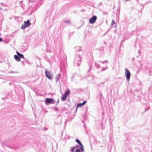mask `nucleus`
Here are the masks:
<instances>
[{"label": "nucleus", "instance_id": "1", "mask_svg": "<svg viewBox=\"0 0 152 152\" xmlns=\"http://www.w3.org/2000/svg\"><path fill=\"white\" fill-rule=\"evenodd\" d=\"M81 62V56L79 55H77L75 56L74 63L75 65H77L79 66Z\"/></svg>", "mask_w": 152, "mask_h": 152}, {"label": "nucleus", "instance_id": "2", "mask_svg": "<svg viewBox=\"0 0 152 152\" xmlns=\"http://www.w3.org/2000/svg\"><path fill=\"white\" fill-rule=\"evenodd\" d=\"M45 74L46 76L50 80L52 78L53 74L51 72L48 71L47 70L45 71Z\"/></svg>", "mask_w": 152, "mask_h": 152}, {"label": "nucleus", "instance_id": "3", "mask_svg": "<svg viewBox=\"0 0 152 152\" xmlns=\"http://www.w3.org/2000/svg\"><path fill=\"white\" fill-rule=\"evenodd\" d=\"M30 24V22L29 20H28L27 21H25L24 22V24L22 25L21 28L24 29L26 27L29 26Z\"/></svg>", "mask_w": 152, "mask_h": 152}, {"label": "nucleus", "instance_id": "4", "mask_svg": "<svg viewBox=\"0 0 152 152\" xmlns=\"http://www.w3.org/2000/svg\"><path fill=\"white\" fill-rule=\"evenodd\" d=\"M44 101L46 104L47 105L52 103H54L55 102H53L54 101L53 99L52 98H47L45 99Z\"/></svg>", "mask_w": 152, "mask_h": 152}, {"label": "nucleus", "instance_id": "5", "mask_svg": "<svg viewBox=\"0 0 152 152\" xmlns=\"http://www.w3.org/2000/svg\"><path fill=\"white\" fill-rule=\"evenodd\" d=\"M125 74L127 80H129L130 77V73L129 70L127 69H125Z\"/></svg>", "mask_w": 152, "mask_h": 152}, {"label": "nucleus", "instance_id": "6", "mask_svg": "<svg viewBox=\"0 0 152 152\" xmlns=\"http://www.w3.org/2000/svg\"><path fill=\"white\" fill-rule=\"evenodd\" d=\"M97 19V17L95 15L93 16L90 19L89 22L90 23L93 24L94 23Z\"/></svg>", "mask_w": 152, "mask_h": 152}, {"label": "nucleus", "instance_id": "7", "mask_svg": "<svg viewBox=\"0 0 152 152\" xmlns=\"http://www.w3.org/2000/svg\"><path fill=\"white\" fill-rule=\"evenodd\" d=\"M61 74H58L56 75V76L55 79L56 81V83H57L58 80H59L60 78Z\"/></svg>", "mask_w": 152, "mask_h": 152}, {"label": "nucleus", "instance_id": "8", "mask_svg": "<svg viewBox=\"0 0 152 152\" xmlns=\"http://www.w3.org/2000/svg\"><path fill=\"white\" fill-rule=\"evenodd\" d=\"M16 53L17 55L20 57V58H23V59H25V58L23 54L20 53L18 51H17Z\"/></svg>", "mask_w": 152, "mask_h": 152}, {"label": "nucleus", "instance_id": "9", "mask_svg": "<svg viewBox=\"0 0 152 152\" xmlns=\"http://www.w3.org/2000/svg\"><path fill=\"white\" fill-rule=\"evenodd\" d=\"M14 58L16 60L18 61H20V57L17 55H15L14 56Z\"/></svg>", "mask_w": 152, "mask_h": 152}, {"label": "nucleus", "instance_id": "10", "mask_svg": "<svg viewBox=\"0 0 152 152\" xmlns=\"http://www.w3.org/2000/svg\"><path fill=\"white\" fill-rule=\"evenodd\" d=\"M70 90L68 89L66 90V91H65L64 95H65L66 96H67L69 95L70 94Z\"/></svg>", "mask_w": 152, "mask_h": 152}, {"label": "nucleus", "instance_id": "11", "mask_svg": "<svg viewBox=\"0 0 152 152\" xmlns=\"http://www.w3.org/2000/svg\"><path fill=\"white\" fill-rule=\"evenodd\" d=\"M76 141L80 146L82 145L81 142L78 139H76Z\"/></svg>", "mask_w": 152, "mask_h": 152}, {"label": "nucleus", "instance_id": "12", "mask_svg": "<svg viewBox=\"0 0 152 152\" xmlns=\"http://www.w3.org/2000/svg\"><path fill=\"white\" fill-rule=\"evenodd\" d=\"M75 49H76V50H77V51H80L82 50L81 48L80 47H76Z\"/></svg>", "mask_w": 152, "mask_h": 152}, {"label": "nucleus", "instance_id": "13", "mask_svg": "<svg viewBox=\"0 0 152 152\" xmlns=\"http://www.w3.org/2000/svg\"><path fill=\"white\" fill-rule=\"evenodd\" d=\"M67 96H66L65 95H64L62 97H61V100L62 101H65L66 98Z\"/></svg>", "mask_w": 152, "mask_h": 152}, {"label": "nucleus", "instance_id": "14", "mask_svg": "<svg viewBox=\"0 0 152 152\" xmlns=\"http://www.w3.org/2000/svg\"><path fill=\"white\" fill-rule=\"evenodd\" d=\"M83 106V105L82 103H78L77 104V108H76V110H77V109L78 107H81L82 106Z\"/></svg>", "mask_w": 152, "mask_h": 152}, {"label": "nucleus", "instance_id": "15", "mask_svg": "<svg viewBox=\"0 0 152 152\" xmlns=\"http://www.w3.org/2000/svg\"><path fill=\"white\" fill-rule=\"evenodd\" d=\"M64 22L65 23H66L69 24H70L71 23V22L69 20H64Z\"/></svg>", "mask_w": 152, "mask_h": 152}, {"label": "nucleus", "instance_id": "16", "mask_svg": "<svg viewBox=\"0 0 152 152\" xmlns=\"http://www.w3.org/2000/svg\"><path fill=\"white\" fill-rule=\"evenodd\" d=\"M80 149L81 150L82 152H83L84 151V147H83V145H80Z\"/></svg>", "mask_w": 152, "mask_h": 152}, {"label": "nucleus", "instance_id": "17", "mask_svg": "<svg viewBox=\"0 0 152 152\" xmlns=\"http://www.w3.org/2000/svg\"><path fill=\"white\" fill-rule=\"evenodd\" d=\"M95 66L97 69H99L100 67V65L97 63H95Z\"/></svg>", "mask_w": 152, "mask_h": 152}, {"label": "nucleus", "instance_id": "18", "mask_svg": "<svg viewBox=\"0 0 152 152\" xmlns=\"http://www.w3.org/2000/svg\"><path fill=\"white\" fill-rule=\"evenodd\" d=\"M99 62H102V63L104 64V63H108V61H107V60H105V61H99Z\"/></svg>", "mask_w": 152, "mask_h": 152}, {"label": "nucleus", "instance_id": "19", "mask_svg": "<svg viewBox=\"0 0 152 152\" xmlns=\"http://www.w3.org/2000/svg\"><path fill=\"white\" fill-rule=\"evenodd\" d=\"M75 152H81V151L79 148H78L75 151Z\"/></svg>", "mask_w": 152, "mask_h": 152}, {"label": "nucleus", "instance_id": "20", "mask_svg": "<svg viewBox=\"0 0 152 152\" xmlns=\"http://www.w3.org/2000/svg\"><path fill=\"white\" fill-rule=\"evenodd\" d=\"M75 148V147H73V148L71 150V151L72 152H73L74 151Z\"/></svg>", "mask_w": 152, "mask_h": 152}, {"label": "nucleus", "instance_id": "21", "mask_svg": "<svg viewBox=\"0 0 152 152\" xmlns=\"http://www.w3.org/2000/svg\"><path fill=\"white\" fill-rule=\"evenodd\" d=\"M115 21L113 20H112L111 24L112 25H113L115 24Z\"/></svg>", "mask_w": 152, "mask_h": 152}, {"label": "nucleus", "instance_id": "22", "mask_svg": "<svg viewBox=\"0 0 152 152\" xmlns=\"http://www.w3.org/2000/svg\"><path fill=\"white\" fill-rule=\"evenodd\" d=\"M86 101H84L82 103V104H83V105H84L86 103Z\"/></svg>", "mask_w": 152, "mask_h": 152}, {"label": "nucleus", "instance_id": "23", "mask_svg": "<svg viewBox=\"0 0 152 152\" xmlns=\"http://www.w3.org/2000/svg\"><path fill=\"white\" fill-rule=\"evenodd\" d=\"M107 67H106V68L105 69V68H103L102 69V71H104V70H105L107 68Z\"/></svg>", "mask_w": 152, "mask_h": 152}, {"label": "nucleus", "instance_id": "24", "mask_svg": "<svg viewBox=\"0 0 152 152\" xmlns=\"http://www.w3.org/2000/svg\"><path fill=\"white\" fill-rule=\"evenodd\" d=\"M3 40L0 37V42L2 41Z\"/></svg>", "mask_w": 152, "mask_h": 152}, {"label": "nucleus", "instance_id": "25", "mask_svg": "<svg viewBox=\"0 0 152 152\" xmlns=\"http://www.w3.org/2000/svg\"><path fill=\"white\" fill-rule=\"evenodd\" d=\"M58 110V109L57 108H55V110L56 111H57Z\"/></svg>", "mask_w": 152, "mask_h": 152}, {"label": "nucleus", "instance_id": "26", "mask_svg": "<svg viewBox=\"0 0 152 152\" xmlns=\"http://www.w3.org/2000/svg\"><path fill=\"white\" fill-rule=\"evenodd\" d=\"M14 72H13V71L11 72V73H13Z\"/></svg>", "mask_w": 152, "mask_h": 152}, {"label": "nucleus", "instance_id": "27", "mask_svg": "<svg viewBox=\"0 0 152 152\" xmlns=\"http://www.w3.org/2000/svg\"><path fill=\"white\" fill-rule=\"evenodd\" d=\"M0 9L1 10H2V8H0Z\"/></svg>", "mask_w": 152, "mask_h": 152}, {"label": "nucleus", "instance_id": "28", "mask_svg": "<svg viewBox=\"0 0 152 152\" xmlns=\"http://www.w3.org/2000/svg\"><path fill=\"white\" fill-rule=\"evenodd\" d=\"M89 71H90V70H89V71H88V72H89Z\"/></svg>", "mask_w": 152, "mask_h": 152}]
</instances>
